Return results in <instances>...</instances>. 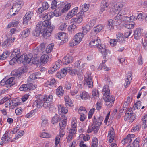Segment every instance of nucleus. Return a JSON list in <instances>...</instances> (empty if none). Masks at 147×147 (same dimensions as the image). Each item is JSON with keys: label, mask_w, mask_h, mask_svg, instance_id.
<instances>
[{"label": "nucleus", "mask_w": 147, "mask_h": 147, "mask_svg": "<svg viewBox=\"0 0 147 147\" xmlns=\"http://www.w3.org/2000/svg\"><path fill=\"white\" fill-rule=\"evenodd\" d=\"M84 80L89 88H92L93 85V82L92 77L89 75H87L85 77Z\"/></svg>", "instance_id": "nucleus-20"}, {"label": "nucleus", "mask_w": 147, "mask_h": 147, "mask_svg": "<svg viewBox=\"0 0 147 147\" xmlns=\"http://www.w3.org/2000/svg\"><path fill=\"white\" fill-rule=\"evenodd\" d=\"M73 61V58L69 55L65 57L62 60V62L64 65H66L71 63Z\"/></svg>", "instance_id": "nucleus-19"}, {"label": "nucleus", "mask_w": 147, "mask_h": 147, "mask_svg": "<svg viewBox=\"0 0 147 147\" xmlns=\"http://www.w3.org/2000/svg\"><path fill=\"white\" fill-rule=\"evenodd\" d=\"M15 39V38H10L6 40L2 44V45L3 48L6 49L7 48L11 47L13 45Z\"/></svg>", "instance_id": "nucleus-10"}, {"label": "nucleus", "mask_w": 147, "mask_h": 147, "mask_svg": "<svg viewBox=\"0 0 147 147\" xmlns=\"http://www.w3.org/2000/svg\"><path fill=\"white\" fill-rule=\"evenodd\" d=\"M103 119V117L102 116H99L98 117L94 116L92 119L91 125L88 128V132L91 133L94 131V133H97L102 124Z\"/></svg>", "instance_id": "nucleus-2"}, {"label": "nucleus", "mask_w": 147, "mask_h": 147, "mask_svg": "<svg viewBox=\"0 0 147 147\" xmlns=\"http://www.w3.org/2000/svg\"><path fill=\"white\" fill-rule=\"evenodd\" d=\"M8 132L9 131L7 130L3 135L1 138L2 141L0 143L1 145H3L4 142H6L11 140V138L10 137H9L8 135Z\"/></svg>", "instance_id": "nucleus-16"}, {"label": "nucleus", "mask_w": 147, "mask_h": 147, "mask_svg": "<svg viewBox=\"0 0 147 147\" xmlns=\"http://www.w3.org/2000/svg\"><path fill=\"white\" fill-rule=\"evenodd\" d=\"M108 1L107 0H104L102 1L100 6V12H102L105 10H107L108 9L109 4L108 3Z\"/></svg>", "instance_id": "nucleus-17"}, {"label": "nucleus", "mask_w": 147, "mask_h": 147, "mask_svg": "<svg viewBox=\"0 0 147 147\" xmlns=\"http://www.w3.org/2000/svg\"><path fill=\"white\" fill-rule=\"evenodd\" d=\"M141 127V125L140 124H138L134 128L132 129L133 131H139Z\"/></svg>", "instance_id": "nucleus-63"}, {"label": "nucleus", "mask_w": 147, "mask_h": 147, "mask_svg": "<svg viewBox=\"0 0 147 147\" xmlns=\"http://www.w3.org/2000/svg\"><path fill=\"white\" fill-rule=\"evenodd\" d=\"M118 41L117 40L115 39H111L110 40V45L112 46H114L116 45L117 42Z\"/></svg>", "instance_id": "nucleus-52"}, {"label": "nucleus", "mask_w": 147, "mask_h": 147, "mask_svg": "<svg viewBox=\"0 0 147 147\" xmlns=\"http://www.w3.org/2000/svg\"><path fill=\"white\" fill-rule=\"evenodd\" d=\"M139 139L138 138H136L134 141L133 142L132 146V147H139Z\"/></svg>", "instance_id": "nucleus-46"}, {"label": "nucleus", "mask_w": 147, "mask_h": 147, "mask_svg": "<svg viewBox=\"0 0 147 147\" xmlns=\"http://www.w3.org/2000/svg\"><path fill=\"white\" fill-rule=\"evenodd\" d=\"M71 5L70 3L67 4L61 10L62 13H64L67 11L70 7Z\"/></svg>", "instance_id": "nucleus-45"}, {"label": "nucleus", "mask_w": 147, "mask_h": 147, "mask_svg": "<svg viewBox=\"0 0 147 147\" xmlns=\"http://www.w3.org/2000/svg\"><path fill=\"white\" fill-rule=\"evenodd\" d=\"M95 46L99 49V51L104 55L103 58L106 59L107 55L108 53H110L109 51L106 49V47L103 44H101V42L100 39H95Z\"/></svg>", "instance_id": "nucleus-5"}, {"label": "nucleus", "mask_w": 147, "mask_h": 147, "mask_svg": "<svg viewBox=\"0 0 147 147\" xmlns=\"http://www.w3.org/2000/svg\"><path fill=\"white\" fill-rule=\"evenodd\" d=\"M71 83L66 82L65 84V87L66 89L69 90L71 88Z\"/></svg>", "instance_id": "nucleus-60"}, {"label": "nucleus", "mask_w": 147, "mask_h": 147, "mask_svg": "<svg viewBox=\"0 0 147 147\" xmlns=\"http://www.w3.org/2000/svg\"><path fill=\"white\" fill-rule=\"evenodd\" d=\"M77 17L73 18L71 20V21L75 23H80L82 21V16L80 13H78L77 14Z\"/></svg>", "instance_id": "nucleus-22"}, {"label": "nucleus", "mask_w": 147, "mask_h": 147, "mask_svg": "<svg viewBox=\"0 0 147 147\" xmlns=\"http://www.w3.org/2000/svg\"><path fill=\"white\" fill-rule=\"evenodd\" d=\"M92 28L88 23L86 26L82 27V32L83 34H86Z\"/></svg>", "instance_id": "nucleus-34"}, {"label": "nucleus", "mask_w": 147, "mask_h": 147, "mask_svg": "<svg viewBox=\"0 0 147 147\" xmlns=\"http://www.w3.org/2000/svg\"><path fill=\"white\" fill-rule=\"evenodd\" d=\"M11 52L8 51H5L0 55V60H3L5 59L9 55Z\"/></svg>", "instance_id": "nucleus-31"}, {"label": "nucleus", "mask_w": 147, "mask_h": 147, "mask_svg": "<svg viewBox=\"0 0 147 147\" xmlns=\"http://www.w3.org/2000/svg\"><path fill=\"white\" fill-rule=\"evenodd\" d=\"M56 80L55 79H52L50 80V81H48L47 82V84L50 86L53 85L55 83Z\"/></svg>", "instance_id": "nucleus-58"}, {"label": "nucleus", "mask_w": 147, "mask_h": 147, "mask_svg": "<svg viewBox=\"0 0 147 147\" xmlns=\"http://www.w3.org/2000/svg\"><path fill=\"white\" fill-rule=\"evenodd\" d=\"M32 62L34 64H39L40 62V57L37 56H34L32 60H31Z\"/></svg>", "instance_id": "nucleus-38"}, {"label": "nucleus", "mask_w": 147, "mask_h": 147, "mask_svg": "<svg viewBox=\"0 0 147 147\" xmlns=\"http://www.w3.org/2000/svg\"><path fill=\"white\" fill-rule=\"evenodd\" d=\"M61 62L60 60H58V61L56 62L54 64L53 67H51L49 70L48 72L49 74H52L60 67V63Z\"/></svg>", "instance_id": "nucleus-11"}, {"label": "nucleus", "mask_w": 147, "mask_h": 147, "mask_svg": "<svg viewBox=\"0 0 147 147\" xmlns=\"http://www.w3.org/2000/svg\"><path fill=\"white\" fill-rule=\"evenodd\" d=\"M96 23V21L95 20L93 19L89 21L88 24L92 28L94 26Z\"/></svg>", "instance_id": "nucleus-61"}, {"label": "nucleus", "mask_w": 147, "mask_h": 147, "mask_svg": "<svg viewBox=\"0 0 147 147\" xmlns=\"http://www.w3.org/2000/svg\"><path fill=\"white\" fill-rule=\"evenodd\" d=\"M58 38L61 40V43L62 44L66 43L68 40V37L66 34L63 32H59L58 33Z\"/></svg>", "instance_id": "nucleus-13"}, {"label": "nucleus", "mask_w": 147, "mask_h": 147, "mask_svg": "<svg viewBox=\"0 0 147 147\" xmlns=\"http://www.w3.org/2000/svg\"><path fill=\"white\" fill-rule=\"evenodd\" d=\"M80 96L82 99L86 100L89 97V94L87 92L84 91L82 92L80 94Z\"/></svg>", "instance_id": "nucleus-44"}, {"label": "nucleus", "mask_w": 147, "mask_h": 147, "mask_svg": "<svg viewBox=\"0 0 147 147\" xmlns=\"http://www.w3.org/2000/svg\"><path fill=\"white\" fill-rule=\"evenodd\" d=\"M27 71L26 67L23 66L18 69L16 71H13V75L16 78L19 79L23 74L26 73Z\"/></svg>", "instance_id": "nucleus-7"}, {"label": "nucleus", "mask_w": 147, "mask_h": 147, "mask_svg": "<svg viewBox=\"0 0 147 147\" xmlns=\"http://www.w3.org/2000/svg\"><path fill=\"white\" fill-rule=\"evenodd\" d=\"M107 87H108L107 86H105L103 88V91L105 92L104 94L103 98L105 101L106 102V105H107L109 107H110L113 105L115 100L114 97L112 96H110L109 90L107 88V90L106 88H105Z\"/></svg>", "instance_id": "nucleus-4"}, {"label": "nucleus", "mask_w": 147, "mask_h": 147, "mask_svg": "<svg viewBox=\"0 0 147 147\" xmlns=\"http://www.w3.org/2000/svg\"><path fill=\"white\" fill-rule=\"evenodd\" d=\"M142 29L140 28H137L134 30V35L135 39L137 40L142 35Z\"/></svg>", "instance_id": "nucleus-21"}, {"label": "nucleus", "mask_w": 147, "mask_h": 147, "mask_svg": "<svg viewBox=\"0 0 147 147\" xmlns=\"http://www.w3.org/2000/svg\"><path fill=\"white\" fill-rule=\"evenodd\" d=\"M22 112V109L21 108H18L15 110V113L17 115H20Z\"/></svg>", "instance_id": "nucleus-64"}, {"label": "nucleus", "mask_w": 147, "mask_h": 147, "mask_svg": "<svg viewBox=\"0 0 147 147\" xmlns=\"http://www.w3.org/2000/svg\"><path fill=\"white\" fill-rule=\"evenodd\" d=\"M132 113L130 111L129 112L126 113L125 115V120H126L127 119H129L131 118L132 116Z\"/></svg>", "instance_id": "nucleus-47"}, {"label": "nucleus", "mask_w": 147, "mask_h": 147, "mask_svg": "<svg viewBox=\"0 0 147 147\" xmlns=\"http://www.w3.org/2000/svg\"><path fill=\"white\" fill-rule=\"evenodd\" d=\"M30 31L28 28H26L23 30L22 32L21 35L22 38H26L30 34Z\"/></svg>", "instance_id": "nucleus-35"}, {"label": "nucleus", "mask_w": 147, "mask_h": 147, "mask_svg": "<svg viewBox=\"0 0 147 147\" xmlns=\"http://www.w3.org/2000/svg\"><path fill=\"white\" fill-rule=\"evenodd\" d=\"M36 100L34 102V106H36L38 108L43 107L45 108L50 107L53 99L52 95L48 96L46 95L38 94L35 96Z\"/></svg>", "instance_id": "nucleus-1"}, {"label": "nucleus", "mask_w": 147, "mask_h": 147, "mask_svg": "<svg viewBox=\"0 0 147 147\" xmlns=\"http://www.w3.org/2000/svg\"><path fill=\"white\" fill-rule=\"evenodd\" d=\"M63 88L61 86H60L56 90V94L59 97L62 96L64 93V90Z\"/></svg>", "instance_id": "nucleus-26"}, {"label": "nucleus", "mask_w": 147, "mask_h": 147, "mask_svg": "<svg viewBox=\"0 0 147 147\" xmlns=\"http://www.w3.org/2000/svg\"><path fill=\"white\" fill-rule=\"evenodd\" d=\"M67 71L71 75H75L76 74H77H77L78 72L77 70L76 69H72L70 67H67Z\"/></svg>", "instance_id": "nucleus-37"}, {"label": "nucleus", "mask_w": 147, "mask_h": 147, "mask_svg": "<svg viewBox=\"0 0 147 147\" xmlns=\"http://www.w3.org/2000/svg\"><path fill=\"white\" fill-rule=\"evenodd\" d=\"M51 55L50 54L42 55L40 57V62L42 63L45 64L48 61V59L51 57Z\"/></svg>", "instance_id": "nucleus-24"}, {"label": "nucleus", "mask_w": 147, "mask_h": 147, "mask_svg": "<svg viewBox=\"0 0 147 147\" xmlns=\"http://www.w3.org/2000/svg\"><path fill=\"white\" fill-rule=\"evenodd\" d=\"M52 14L51 13H49L43 17V19L45 21H47L50 23L49 26L51 25V22L49 21V20L52 18Z\"/></svg>", "instance_id": "nucleus-39"}, {"label": "nucleus", "mask_w": 147, "mask_h": 147, "mask_svg": "<svg viewBox=\"0 0 147 147\" xmlns=\"http://www.w3.org/2000/svg\"><path fill=\"white\" fill-rule=\"evenodd\" d=\"M50 23L47 21H39L36 26L35 30L32 31V34L38 36L45 31L49 26Z\"/></svg>", "instance_id": "nucleus-3"}, {"label": "nucleus", "mask_w": 147, "mask_h": 147, "mask_svg": "<svg viewBox=\"0 0 147 147\" xmlns=\"http://www.w3.org/2000/svg\"><path fill=\"white\" fill-rule=\"evenodd\" d=\"M71 23L72 24H71L70 26L68 28V30L69 31H70L72 29L74 30V29H75L76 27V23H75L74 22H73V23H72V22Z\"/></svg>", "instance_id": "nucleus-53"}, {"label": "nucleus", "mask_w": 147, "mask_h": 147, "mask_svg": "<svg viewBox=\"0 0 147 147\" xmlns=\"http://www.w3.org/2000/svg\"><path fill=\"white\" fill-rule=\"evenodd\" d=\"M33 14V13L29 11L26 13L23 17V23L24 24L26 25L28 22L30 20Z\"/></svg>", "instance_id": "nucleus-12"}, {"label": "nucleus", "mask_w": 147, "mask_h": 147, "mask_svg": "<svg viewBox=\"0 0 147 147\" xmlns=\"http://www.w3.org/2000/svg\"><path fill=\"white\" fill-rule=\"evenodd\" d=\"M15 2L13 3V7L14 8H18V9H20L24 5V2L23 0H15Z\"/></svg>", "instance_id": "nucleus-18"}, {"label": "nucleus", "mask_w": 147, "mask_h": 147, "mask_svg": "<svg viewBox=\"0 0 147 147\" xmlns=\"http://www.w3.org/2000/svg\"><path fill=\"white\" fill-rule=\"evenodd\" d=\"M92 94L93 97H98L99 96V92L98 91L96 90L92 91Z\"/></svg>", "instance_id": "nucleus-62"}, {"label": "nucleus", "mask_w": 147, "mask_h": 147, "mask_svg": "<svg viewBox=\"0 0 147 147\" xmlns=\"http://www.w3.org/2000/svg\"><path fill=\"white\" fill-rule=\"evenodd\" d=\"M132 140V139L130 138L129 137H128V135H127L126 138H124L123 140H122L121 143L123 144H124L128 143H129L131 142Z\"/></svg>", "instance_id": "nucleus-42"}, {"label": "nucleus", "mask_w": 147, "mask_h": 147, "mask_svg": "<svg viewBox=\"0 0 147 147\" xmlns=\"http://www.w3.org/2000/svg\"><path fill=\"white\" fill-rule=\"evenodd\" d=\"M102 26L101 25H99L94 28L92 30V33H94V34H96L99 33L102 29Z\"/></svg>", "instance_id": "nucleus-30"}, {"label": "nucleus", "mask_w": 147, "mask_h": 147, "mask_svg": "<svg viewBox=\"0 0 147 147\" xmlns=\"http://www.w3.org/2000/svg\"><path fill=\"white\" fill-rule=\"evenodd\" d=\"M15 79L14 77H11L7 80H6V86L7 88H9L15 84L13 80Z\"/></svg>", "instance_id": "nucleus-25"}, {"label": "nucleus", "mask_w": 147, "mask_h": 147, "mask_svg": "<svg viewBox=\"0 0 147 147\" xmlns=\"http://www.w3.org/2000/svg\"><path fill=\"white\" fill-rule=\"evenodd\" d=\"M13 5L12 8L10 9L8 14L10 15L11 16H14L16 15V12L17 13L19 11L20 9H18V8H14L13 7Z\"/></svg>", "instance_id": "nucleus-32"}, {"label": "nucleus", "mask_w": 147, "mask_h": 147, "mask_svg": "<svg viewBox=\"0 0 147 147\" xmlns=\"http://www.w3.org/2000/svg\"><path fill=\"white\" fill-rule=\"evenodd\" d=\"M61 117L60 115L56 114L52 119V123L54 124L55 123H57L58 121H61Z\"/></svg>", "instance_id": "nucleus-29"}, {"label": "nucleus", "mask_w": 147, "mask_h": 147, "mask_svg": "<svg viewBox=\"0 0 147 147\" xmlns=\"http://www.w3.org/2000/svg\"><path fill=\"white\" fill-rule=\"evenodd\" d=\"M99 69H104L106 71H108L109 69L108 68L106 67V65H104L102 63L100 64L98 67Z\"/></svg>", "instance_id": "nucleus-51"}, {"label": "nucleus", "mask_w": 147, "mask_h": 147, "mask_svg": "<svg viewBox=\"0 0 147 147\" xmlns=\"http://www.w3.org/2000/svg\"><path fill=\"white\" fill-rule=\"evenodd\" d=\"M18 61H19L20 63H23L24 64H27L30 62V60L29 58L28 59H26V55H23L20 57H18Z\"/></svg>", "instance_id": "nucleus-15"}, {"label": "nucleus", "mask_w": 147, "mask_h": 147, "mask_svg": "<svg viewBox=\"0 0 147 147\" xmlns=\"http://www.w3.org/2000/svg\"><path fill=\"white\" fill-rule=\"evenodd\" d=\"M117 40H119V41L120 42H122L124 38L123 37V34L121 33H119L117 35Z\"/></svg>", "instance_id": "nucleus-49"}, {"label": "nucleus", "mask_w": 147, "mask_h": 147, "mask_svg": "<svg viewBox=\"0 0 147 147\" xmlns=\"http://www.w3.org/2000/svg\"><path fill=\"white\" fill-rule=\"evenodd\" d=\"M127 22L126 24H125L124 26L126 28L128 29H131L134 27V23L133 22Z\"/></svg>", "instance_id": "nucleus-41"}, {"label": "nucleus", "mask_w": 147, "mask_h": 147, "mask_svg": "<svg viewBox=\"0 0 147 147\" xmlns=\"http://www.w3.org/2000/svg\"><path fill=\"white\" fill-rule=\"evenodd\" d=\"M115 20H119L121 22H125V21L129 20V19L127 15L124 14L122 12H120L115 17Z\"/></svg>", "instance_id": "nucleus-8"}, {"label": "nucleus", "mask_w": 147, "mask_h": 147, "mask_svg": "<svg viewBox=\"0 0 147 147\" xmlns=\"http://www.w3.org/2000/svg\"><path fill=\"white\" fill-rule=\"evenodd\" d=\"M51 135L47 133L44 132H43L41 135V137L43 138H48L51 137Z\"/></svg>", "instance_id": "nucleus-54"}, {"label": "nucleus", "mask_w": 147, "mask_h": 147, "mask_svg": "<svg viewBox=\"0 0 147 147\" xmlns=\"http://www.w3.org/2000/svg\"><path fill=\"white\" fill-rule=\"evenodd\" d=\"M76 129H71L69 131V137L73 136V135L76 132Z\"/></svg>", "instance_id": "nucleus-50"}, {"label": "nucleus", "mask_w": 147, "mask_h": 147, "mask_svg": "<svg viewBox=\"0 0 147 147\" xmlns=\"http://www.w3.org/2000/svg\"><path fill=\"white\" fill-rule=\"evenodd\" d=\"M36 85H34L32 83H28L21 85L19 89L20 91H30L31 90L34 89L36 88Z\"/></svg>", "instance_id": "nucleus-6"}, {"label": "nucleus", "mask_w": 147, "mask_h": 147, "mask_svg": "<svg viewBox=\"0 0 147 147\" xmlns=\"http://www.w3.org/2000/svg\"><path fill=\"white\" fill-rule=\"evenodd\" d=\"M67 69V67L63 68L61 71L57 73V76L61 78L65 76L68 72Z\"/></svg>", "instance_id": "nucleus-27"}, {"label": "nucleus", "mask_w": 147, "mask_h": 147, "mask_svg": "<svg viewBox=\"0 0 147 147\" xmlns=\"http://www.w3.org/2000/svg\"><path fill=\"white\" fill-rule=\"evenodd\" d=\"M67 25L65 23L62 24L59 28V29L61 30H65L66 28Z\"/></svg>", "instance_id": "nucleus-59"}, {"label": "nucleus", "mask_w": 147, "mask_h": 147, "mask_svg": "<svg viewBox=\"0 0 147 147\" xmlns=\"http://www.w3.org/2000/svg\"><path fill=\"white\" fill-rule=\"evenodd\" d=\"M83 32H79L74 37V41L75 45L78 44L81 41L84 35Z\"/></svg>", "instance_id": "nucleus-14"}, {"label": "nucleus", "mask_w": 147, "mask_h": 147, "mask_svg": "<svg viewBox=\"0 0 147 147\" xmlns=\"http://www.w3.org/2000/svg\"><path fill=\"white\" fill-rule=\"evenodd\" d=\"M88 5L87 4H85L84 5H83L81 7L83 11V12H86L88 9Z\"/></svg>", "instance_id": "nucleus-56"}, {"label": "nucleus", "mask_w": 147, "mask_h": 147, "mask_svg": "<svg viewBox=\"0 0 147 147\" xmlns=\"http://www.w3.org/2000/svg\"><path fill=\"white\" fill-rule=\"evenodd\" d=\"M58 109L59 114H61L62 113L66 114L68 112L67 108L61 105H60L58 106Z\"/></svg>", "instance_id": "nucleus-28"}, {"label": "nucleus", "mask_w": 147, "mask_h": 147, "mask_svg": "<svg viewBox=\"0 0 147 147\" xmlns=\"http://www.w3.org/2000/svg\"><path fill=\"white\" fill-rule=\"evenodd\" d=\"M42 8L45 10H47L49 7V5L48 3L46 2H44L42 4Z\"/></svg>", "instance_id": "nucleus-55"}, {"label": "nucleus", "mask_w": 147, "mask_h": 147, "mask_svg": "<svg viewBox=\"0 0 147 147\" xmlns=\"http://www.w3.org/2000/svg\"><path fill=\"white\" fill-rule=\"evenodd\" d=\"M113 20L112 19H110L108 21V23L107 24V28L110 30H113L114 29L113 26Z\"/></svg>", "instance_id": "nucleus-36"}, {"label": "nucleus", "mask_w": 147, "mask_h": 147, "mask_svg": "<svg viewBox=\"0 0 147 147\" xmlns=\"http://www.w3.org/2000/svg\"><path fill=\"white\" fill-rule=\"evenodd\" d=\"M115 135V133L114 132V129L112 128L110 131L109 132L107 138L109 139V142L111 143L114 139Z\"/></svg>", "instance_id": "nucleus-23"}, {"label": "nucleus", "mask_w": 147, "mask_h": 147, "mask_svg": "<svg viewBox=\"0 0 147 147\" xmlns=\"http://www.w3.org/2000/svg\"><path fill=\"white\" fill-rule=\"evenodd\" d=\"M57 5V3L56 1L55 0H53L52 2L51 8L52 9H55L56 8Z\"/></svg>", "instance_id": "nucleus-57"}, {"label": "nucleus", "mask_w": 147, "mask_h": 147, "mask_svg": "<svg viewBox=\"0 0 147 147\" xmlns=\"http://www.w3.org/2000/svg\"><path fill=\"white\" fill-rule=\"evenodd\" d=\"M78 7H76L69 11L67 15V16L70 18L74 16L77 12Z\"/></svg>", "instance_id": "nucleus-33"}, {"label": "nucleus", "mask_w": 147, "mask_h": 147, "mask_svg": "<svg viewBox=\"0 0 147 147\" xmlns=\"http://www.w3.org/2000/svg\"><path fill=\"white\" fill-rule=\"evenodd\" d=\"M55 28L53 26H50L47 27L45 31L42 34L45 38H49L51 34V32Z\"/></svg>", "instance_id": "nucleus-9"}, {"label": "nucleus", "mask_w": 147, "mask_h": 147, "mask_svg": "<svg viewBox=\"0 0 147 147\" xmlns=\"http://www.w3.org/2000/svg\"><path fill=\"white\" fill-rule=\"evenodd\" d=\"M141 102L139 101L135 104L133 107L134 109L135 110L136 109H140L141 107Z\"/></svg>", "instance_id": "nucleus-48"}, {"label": "nucleus", "mask_w": 147, "mask_h": 147, "mask_svg": "<svg viewBox=\"0 0 147 147\" xmlns=\"http://www.w3.org/2000/svg\"><path fill=\"white\" fill-rule=\"evenodd\" d=\"M67 121L61 120L59 121V126L61 129H64L66 127Z\"/></svg>", "instance_id": "nucleus-40"}, {"label": "nucleus", "mask_w": 147, "mask_h": 147, "mask_svg": "<svg viewBox=\"0 0 147 147\" xmlns=\"http://www.w3.org/2000/svg\"><path fill=\"white\" fill-rule=\"evenodd\" d=\"M54 44L53 43H51L50 44H49L47 47L46 49V53H48L50 52L52 50L54 47Z\"/></svg>", "instance_id": "nucleus-43"}]
</instances>
